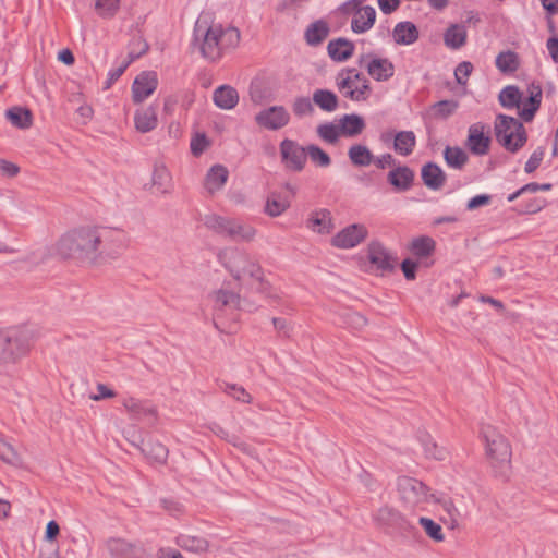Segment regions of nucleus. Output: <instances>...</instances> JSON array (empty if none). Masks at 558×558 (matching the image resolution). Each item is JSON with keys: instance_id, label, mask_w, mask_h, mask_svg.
I'll use <instances>...</instances> for the list:
<instances>
[{"instance_id": "nucleus-4", "label": "nucleus", "mask_w": 558, "mask_h": 558, "mask_svg": "<svg viewBox=\"0 0 558 558\" xmlns=\"http://www.w3.org/2000/svg\"><path fill=\"white\" fill-rule=\"evenodd\" d=\"M482 436L496 474L502 477L508 476L512 456L508 440L492 426L483 427Z\"/></svg>"}, {"instance_id": "nucleus-36", "label": "nucleus", "mask_w": 558, "mask_h": 558, "mask_svg": "<svg viewBox=\"0 0 558 558\" xmlns=\"http://www.w3.org/2000/svg\"><path fill=\"white\" fill-rule=\"evenodd\" d=\"M136 130L147 133L157 126V113L153 107L138 110L134 117Z\"/></svg>"}, {"instance_id": "nucleus-58", "label": "nucleus", "mask_w": 558, "mask_h": 558, "mask_svg": "<svg viewBox=\"0 0 558 558\" xmlns=\"http://www.w3.org/2000/svg\"><path fill=\"white\" fill-rule=\"evenodd\" d=\"M473 65L469 61H463L458 64V66L454 70V77L458 84L460 85H466L468 77L472 73Z\"/></svg>"}, {"instance_id": "nucleus-59", "label": "nucleus", "mask_w": 558, "mask_h": 558, "mask_svg": "<svg viewBox=\"0 0 558 558\" xmlns=\"http://www.w3.org/2000/svg\"><path fill=\"white\" fill-rule=\"evenodd\" d=\"M365 0H348L338 7V12L342 15H355L356 12L363 9Z\"/></svg>"}, {"instance_id": "nucleus-55", "label": "nucleus", "mask_w": 558, "mask_h": 558, "mask_svg": "<svg viewBox=\"0 0 558 558\" xmlns=\"http://www.w3.org/2000/svg\"><path fill=\"white\" fill-rule=\"evenodd\" d=\"M313 105V99H310L308 97H298L292 104L293 113L299 118L311 116L314 112Z\"/></svg>"}, {"instance_id": "nucleus-15", "label": "nucleus", "mask_w": 558, "mask_h": 558, "mask_svg": "<svg viewBox=\"0 0 558 558\" xmlns=\"http://www.w3.org/2000/svg\"><path fill=\"white\" fill-rule=\"evenodd\" d=\"M366 63L367 73L377 82H386L395 74V66L387 58L372 57L363 54L359 59V64Z\"/></svg>"}, {"instance_id": "nucleus-3", "label": "nucleus", "mask_w": 558, "mask_h": 558, "mask_svg": "<svg viewBox=\"0 0 558 558\" xmlns=\"http://www.w3.org/2000/svg\"><path fill=\"white\" fill-rule=\"evenodd\" d=\"M218 259L235 280L250 277L259 282L262 291H265L263 270L245 252L238 248H225L218 254Z\"/></svg>"}, {"instance_id": "nucleus-23", "label": "nucleus", "mask_w": 558, "mask_h": 558, "mask_svg": "<svg viewBox=\"0 0 558 558\" xmlns=\"http://www.w3.org/2000/svg\"><path fill=\"white\" fill-rule=\"evenodd\" d=\"M329 34V23L324 19H319L307 25L304 31V40L310 47H317L327 39Z\"/></svg>"}, {"instance_id": "nucleus-35", "label": "nucleus", "mask_w": 558, "mask_h": 558, "mask_svg": "<svg viewBox=\"0 0 558 558\" xmlns=\"http://www.w3.org/2000/svg\"><path fill=\"white\" fill-rule=\"evenodd\" d=\"M444 159L449 168L462 170L469 160V156L459 146H446L444 149Z\"/></svg>"}, {"instance_id": "nucleus-24", "label": "nucleus", "mask_w": 558, "mask_h": 558, "mask_svg": "<svg viewBox=\"0 0 558 558\" xmlns=\"http://www.w3.org/2000/svg\"><path fill=\"white\" fill-rule=\"evenodd\" d=\"M421 178L423 183L433 191L442 187L446 182L444 170L435 162H426L421 169Z\"/></svg>"}, {"instance_id": "nucleus-32", "label": "nucleus", "mask_w": 558, "mask_h": 558, "mask_svg": "<svg viewBox=\"0 0 558 558\" xmlns=\"http://www.w3.org/2000/svg\"><path fill=\"white\" fill-rule=\"evenodd\" d=\"M416 146V136L413 131H400L395 134L393 149L400 156H409Z\"/></svg>"}, {"instance_id": "nucleus-51", "label": "nucleus", "mask_w": 558, "mask_h": 558, "mask_svg": "<svg viewBox=\"0 0 558 558\" xmlns=\"http://www.w3.org/2000/svg\"><path fill=\"white\" fill-rule=\"evenodd\" d=\"M330 215L328 211L324 210L320 213H316L310 219V227L319 233H329L330 231Z\"/></svg>"}, {"instance_id": "nucleus-14", "label": "nucleus", "mask_w": 558, "mask_h": 558, "mask_svg": "<svg viewBox=\"0 0 558 558\" xmlns=\"http://www.w3.org/2000/svg\"><path fill=\"white\" fill-rule=\"evenodd\" d=\"M255 121L266 130L276 131L284 128L290 122V114L283 106H271L259 111Z\"/></svg>"}, {"instance_id": "nucleus-38", "label": "nucleus", "mask_w": 558, "mask_h": 558, "mask_svg": "<svg viewBox=\"0 0 558 558\" xmlns=\"http://www.w3.org/2000/svg\"><path fill=\"white\" fill-rule=\"evenodd\" d=\"M348 157L352 165L356 167H368L374 160L373 153L367 146L362 144H354L350 146Z\"/></svg>"}, {"instance_id": "nucleus-53", "label": "nucleus", "mask_w": 558, "mask_h": 558, "mask_svg": "<svg viewBox=\"0 0 558 558\" xmlns=\"http://www.w3.org/2000/svg\"><path fill=\"white\" fill-rule=\"evenodd\" d=\"M170 173L163 166H155L153 172V184L162 193L167 192L170 185Z\"/></svg>"}, {"instance_id": "nucleus-25", "label": "nucleus", "mask_w": 558, "mask_h": 558, "mask_svg": "<svg viewBox=\"0 0 558 558\" xmlns=\"http://www.w3.org/2000/svg\"><path fill=\"white\" fill-rule=\"evenodd\" d=\"M392 37L397 45L410 46L418 39L420 32L413 22L403 21L395 25Z\"/></svg>"}, {"instance_id": "nucleus-16", "label": "nucleus", "mask_w": 558, "mask_h": 558, "mask_svg": "<svg viewBox=\"0 0 558 558\" xmlns=\"http://www.w3.org/2000/svg\"><path fill=\"white\" fill-rule=\"evenodd\" d=\"M213 307L216 312L225 310H243L251 312L253 307L242 301L240 295L233 291L221 288L210 294Z\"/></svg>"}, {"instance_id": "nucleus-54", "label": "nucleus", "mask_w": 558, "mask_h": 558, "mask_svg": "<svg viewBox=\"0 0 558 558\" xmlns=\"http://www.w3.org/2000/svg\"><path fill=\"white\" fill-rule=\"evenodd\" d=\"M420 524L423 526L425 533L435 542L444 541L445 536L442 534V527L440 524L435 522L434 520L425 517H421L418 520Z\"/></svg>"}, {"instance_id": "nucleus-20", "label": "nucleus", "mask_w": 558, "mask_h": 558, "mask_svg": "<svg viewBox=\"0 0 558 558\" xmlns=\"http://www.w3.org/2000/svg\"><path fill=\"white\" fill-rule=\"evenodd\" d=\"M526 93L527 98L520 109L519 116L524 122H531L541 108L543 98L542 86L536 83H531L526 88Z\"/></svg>"}, {"instance_id": "nucleus-52", "label": "nucleus", "mask_w": 558, "mask_h": 558, "mask_svg": "<svg viewBox=\"0 0 558 558\" xmlns=\"http://www.w3.org/2000/svg\"><path fill=\"white\" fill-rule=\"evenodd\" d=\"M289 204L286 201L280 199V197L276 194H271L265 205V213L270 217L280 216L286 211Z\"/></svg>"}, {"instance_id": "nucleus-17", "label": "nucleus", "mask_w": 558, "mask_h": 558, "mask_svg": "<svg viewBox=\"0 0 558 558\" xmlns=\"http://www.w3.org/2000/svg\"><path fill=\"white\" fill-rule=\"evenodd\" d=\"M158 86L157 73L144 71L136 76L132 85L133 101L140 104L148 98Z\"/></svg>"}, {"instance_id": "nucleus-22", "label": "nucleus", "mask_w": 558, "mask_h": 558, "mask_svg": "<svg viewBox=\"0 0 558 558\" xmlns=\"http://www.w3.org/2000/svg\"><path fill=\"white\" fill-rule=\"evenodd\" d=\"M138 439L140 442L132 441V444L137 447L147 459L160 464L167 461L168 449L165 445L151 439L144 440L140 436Z\"/></svg>"}, {"instance_id": "nucleus-45", "label": "nucleus", "mask_w": 558, "mask_h": 558, "mask_svg": "<svg viewBox=\"0 0 558 558\" xmlns=\"http://www.w3.org/2000/svg\"><path fill=\"white\" fill-rule=\"evenodd\" d=\"M316 133L324 142L335 144L338 142L341 131L339 124L332 122H325L317 126Z\"/></svg>"}, {"instance_id": "nucleus-5", "label": "nucleus", "mask_w": 558, "mask_h": 558, "mask_svg": "<svg viewBox=\"0 0 558 558\" xmlns=\"http://www.w3.org/2000/svg\"><path fill=\"white\" fill-rule=\"evenodd\" d=\"M494 130L497 142L510 153H517L527 141L522 122L510 116L497 114Z\"/></svg>"}, {"instance_id": "nucleus-64", "label": "nucleus", "mask_w": 558, "mask_h": 558, "mask_svg": "<svg viewBox=\"0 0 558 558\" xmlns=\"http://www.w3.org/2000/svg\"><path fill=\"white\" fill-rule=\"evenodd\" d=\"M0 172L3 177L14 178L20 172V168L9 160L0 159Z\"/></svg>"}, {"instance_id": "nucleus-57", "label": "nucleus", "mask_w": 558, "mask_h": 558, "mask_svg": "<svg viewBox=\"0 0 558 558\" xmlns=\"http://www.w3.org/2000/svg\"><path fill=\"white\" fill-rule=\"evenodd\" d=\"M225 393L241 402L252 401L251 393L243 386H225Z\"/></svg>"}, {"instance_id": "nucleus-30", "label": "nucleus", "mask_w": 558, "mask_h": 558, "mask_svg": "<svg viewBox=\"0 0 558 558\" xmlns=\"http://www.w3.org/2000/svg\"><path fill=\"white\" fill-rule=\"evenodd\" d=\"M314 105L325 112H333L339 107L338 96L330 89L317 88L312 96Z\"/></svg>"}, {"instance_id": "nucleus-34", "label": "nucleus", "mask_w": 558, "mask_h": 558, "mask_svg": "<svg viewBox=\"0 0 558 558\" xmlns=\"http://www.w3.org/2000/svg\"><path fill=\"white\" fill-rule=\"evenodd\" d=\"M175 544L182 549L191 553H204L209 546L206 538L190 534H179L175 537Z\"/></svg>"}, {"instance_id": "nucleus-8", "label": "nucleus", "mask_w": 558, "mask_h": 558, "mask_svg": "<svg viewBox=\"0 0 558 558\" xmlns=\"http://www.w3.org/2000/svg\"><path fill=\"white\" fill-rule=\"evenodd\" d=\"M397 488L400 499L411 509L425 504L428 499L427 486L414 477L400 476L397 482Z\"/></svg>"}, {"instance_id": "nucleus-27", "label": "nucleus", "mask_w": 558, "mask_h": 558, "mask_svg": "<svg viewBox=\"0 0 558 558\" xmlns=\"http://www.w3.org/2000/svg\"><path fill=\"white\" fill-rule=\"evenodd\" d=\"M213 100L218 108L231 110L239 102V94L234 87L221 85L214 90Z\"/></svg>"}, {"instance_id": "nucleus-19", "label": "nucleus", "mask_w": 558, "mask_h": 558, "mask_svg": "<svg viewBox=\"0 0 558 558\" xmlns=\"http://www.w3.org/2000/svg\"><path fill=\"white\" fill-rule=\"evenodd\" d=\"M414 179V171L405 165L395 166L387 174V182L392 186L393 191L398 193L411 190Z\"/></svg>"}, {"instance_id": "nucleus-31", "label": "nucleus", "mask_w": 558, "mask_h": 558, "mask_svg": "<svg viewBox=\"0 0 558 558\" xmlns=\"http://www.w3.org/2000/svg\"><path fill=\"white\" fill-rule=\"evenodd\" d=\"M228 170L221 165L213 166L206 174L205 187L209 193L220 190L228 180Z\"/></svg>"}, {"instance_id": "nucleus-60", "label": "nucleus", "mask_w": 558, "mask_h": 558, "mask_svg": "<svg viewBox=\"0 0 558 558\" xmlns=\"http://www.w3.org/2000/svg\"><path fill=\"white\" fill-rule=\"evenodd\" d=\"M545 150L543 147H537L532 155L530 156L529 160L525 162L524 171L526 173L534 172L541 165L543 158H544Z\"/></svg>"}, {"instance_id": "nucleus-12", "label": "nucleus", "mask_w": 558, "mask_h": 558, "mask_svg": "<svg viewBox=\"0 0 558 558\" xmlns=\"http://www.w3.org/2000/svg\"><path fill=\"white\" fill-rule=\"evenodd\" d=\"M102 547L110 558H141L144 551L140 542L119 536L108 537Z\"/></svg>"}, {"instance_id": "nucleus-13", "label": "nucleus", "mask_w": 558, "mask_h": 558, "mask_svg": "<svg viewBox=\"0 0 558 558\" xmlns=\"http://www.w3.org/2000/svg\"><path fill=\"white\" fill-rule=\"evenodd\" d=\"M368 235L367 228L362 223L350 225L340 230L331 240L335 247L353 248L362 243Z\"/></svg>"}, {"instance_id": "nucleus-29", "label": "nucleus", "mask_w": 558, "mask_h": 558, "mask_svg": "<svg viewBox=\"0 0 558 558\" xmlns=\"http://www.w3.org/2000/svg\"><path fill=\"white\" fill-rule=\"evenodd\" d=\"M365 120L356 113L344 114L339 119L341 134L348 137L360 135L365 129Z\"/></svg>"}, {"instance_id": "nucleus-1", "label": "nucleus", "mask_w": 558, "mask_h": 558, "mask_svg": "<svg viewBox=\"0 0 558 558\" xmlns=\"http://www.w3.org/2000/svg\"><path fill=\"white\" fill-rule=\"evenodd\" d=\"M240 43L238 28L223 27L220 24L207 25L206 22L196 21L193 32V44L201 54L208 61L220 60L223 54L234 49Z\"/></svg>"}, {"instance_id": "nucleus-21", "label": "nucleus", "mask_w": 558, "mask_h": 558, "mask_svg": "<svg viewBox=\"0 0 558 558\" xmlns=\"http://www.w3.org/2000/svg\"><path fill=\"white\" fill-rule=\"evenodd\" d=\"M354 43L344 37L332 39L327 45V53L335 62L349 60L354 54Z\"/></svg>"}, {"instance_id": "nucleus-46", "label": "nucleus", "mask_w": 558, "mask_h": 558, "mask_svg": "<svg viewBox=\"0 0 558 558\" xmlns=\"http://www.w3.org/2000/svg\"><path fill=\"white\" fill-rule=\"evenodd\" d=\"M459 108V102L457 100H440L438 102H435L430 110L433 112V116L436 119H447L450 116H452L456 110Z\"/></svg>"}, {"instance_id": "nucleus-61", "label": "nucleus", "mask_w": 558, "mask_h": 558, "mask_svg": "<svg viewBox=\"0 0 558 558\" xmlns=\"http://www.w3.org/2000/svg\"><path fill=\"white\" fill-rule=\"evenodd\" d=\"M208 140L205 134H197L191 141L190 147L194 156H199L208 146Z\"/></svg>"}, {"instance_id": "nucleus-50", "label": "nucleus", "mask_w": 558, "mask_h": 558, "mask_svg": "<svg viewBox=\"0 0 558 558\" xmlns=\"http://www.w3.org/2000/svg\"><path fill=\"white\" fill-rule=\"evenodd\" d=\"M120 8V0H96L95 10L102 19H111Z\"/></svg>"}, {"instance_id": "nucleus-56", "label": "nucleus", "mask_w": 558, "mask_h": 558, "mask_svg": "<svg viewBox=\"0 0 558 558\" xmlns=\"http://www.w3.org/2000/svg\"><path fill=\"white\" fill-rule=\"evenodd\" d=\"M228 222H229V219L218 216V215H215V214L206 215L204 217V225L208 229H210L219 234L226 233Z\"/></svg>"}, {"instance_id": "nucleus-43", "label": "nucleus", "mask_w": 558, "mask_h": 558, "mask_svg": "<svg viewBox=\"0 0 558 558\" xmlns=\"http://www.w3.org/2000/svg\"><path fill=\"white\" fill-rule=\"evenodd\" d=\"M409 248L416 257H427L435 250V241L429 236L422 235L413 239Z\"/></svg>"}, {"instance_id": "nucleus-33", "label": "nucleus", "mask_w": 558, "mask_h": 558, "mask_svg": "<svg viewBox=\"0 0 558 558\" xmlns=\"http://www.w3.org/2000/svg\"><path fill=\"white\" fill-rule=\"evenodd\" d=\"M466 28L461 24L450 25L444 34L445 45L453 50L460 49L466 41Z\"/></svg>"}, {"instance_id": "nucleus-62", "label": "nucleus", "mask_w": 558, "mask_h": 558, "mask_svg": "<svg viewBox=\"0 0 558 558\" xmlns=\"http://www.w3.org/2000/svg\"><path fill=\"white\" fill-rule=\"evenodd\" d=\"M161 507L172 517H179L183 513V506L174 500L169 498H163L160 500Z\"/></svg>"}, {"instance_id": "nucleus-11", "label": "nucleus", "mask_w": 558, "mask_h": 558, "mask_svg": "<svg viewBox=\"0 0 558 558\" xmlns=\"http://www.w3.org/2000/svg\"><path fill=\"white\" fill-rule=\"evenodd\" d=\"M367 259L375 271L381 276L395 270L397 258L380 242L372 241L367 246Z\"/></svg>"}, {"instance_id": "nucleus-18", "label": "nucleus", "mask_w": 558, "mask_h": 558, "mask_svg": "<svg viewBox=\"0 0 558 558\" xmlns=\"http://www.w3.org/2000/svg\"><path fill=\"white\" fill-rule=\"evenodd\" d=\"M490 137L485 134V125L474 123L468 130V138L465 142L470 151L476 156H484L489 150Z\"/></svg>"}, {"instance_id": "nucleus-40", "label": "nucleus", "mask_w": 558, "mask_h": 558, "mask_svg": "<svg viewBox=\"0 0 558 558\" xmlns=\"http://www.w3.org/2000/svg\"><path fill=\"white\" fill-rule=\"evenodd\" d=\"M225 235L233 240L250 241L255 235V229L238 220L229 219Z\"/></svg>"}, {"instance_id": "nucleus-6", "label": "nucleus", "mask_w": 558, "mask_h": 558, "mask_svg": "<svg viewBox=\"0 0 558 558\" xmlns=\"http://www.w3.org/2000/svg\"><path fill=\"white\" fill-rule=\"evenodd\" d=\"M33 336L26 328L13 327L0 332V362L14 363L31 349Z\"/></svg>"}, {"instance_id": "nucleus-41", "label": "nucleus", "mask_w": 558, "mask_h": 558, "mask_svg": "<svg viewBox=\"0 0 558 558\" xmlns=\"http://www.w3.org/2000/svg\"><path fill=\"white\" fill-rule=\"evenodd\" d=\"M523 94L515 85H507L504 87L499 95L498 100L504 108L512 109L520 108V104L522 102Z\"/></svg>"}, {"instance_id": "nucleus-37", "label": "nucleus", "mask_w": 558, "mask_h": 558, "mask_svg": "<svg viewBox=\"0 0 558 558\" xmlns=\"http://www.w3.org/2000/svg\"><path fill=\"white\" fill-rule=\"evenodd\" d=\"M418 440L424 448V452L427 458L435 459L437 461H444L448 458L449 452L445 447L438 446L427 433H422L418 436Z\"/></svg>"}, {"instance_id": "nucleus-2", "label": "nucleus", "mask_w": 558, "mask_h": 558, "mask_svg": "<svg viewBox=\"0 0 558 558\" xmlns=\"http://www.w3.org/2000/svg\"><path fill=\"white\" fill-rule=\"evenodd\" d=\"M96 227H82L65 233L57 244L62 258L94 262L98 256Z\"/></svg>"}, {"instance_id": "nucleus-49", "label": "nucleus", "mask_w": 558, "mask_h": 558, "mask_svg": "<svg viewBox=\"0 0 558 558\" xmlns=\"http://www.w3.org/2000/svg\"><path fill=\"white\" fill-rule=\"evenodd\" d=\"M399 512L393 508L384 506L374 514V520L383 527L391 529Z\"/></svg>"}, {"instance_id": "nucleus-9", "label": "nucleus", "mask_w": 558, "mask_h": 558, "mask_svg": "<svg viewBox=\"0 0 558 558\" xmlns=\"http://www.w3.org/2000/svg\"><path fill=\"white\" fill-rule=\"evenodd\" d=\"M281 162L292 172H301L306 165V147L296 141L284 138L279 145Z\"/></svg>"}, {"instance_id": "nucleus-44", "label": "nucleus", "mask_w": 558, "mask_h": 558, "mask_svg": "<svg viewBox=\"0 0 558 558\" xmlns=\"http://www.w3.org/2000/svg\"><path fill=\"white\" fill-rule=\"evenodd\" d=\"M7 118L12 125L26 129L31 125V112L22 107H13L7 111Z\"/></svg>"}, {"instance_id": "nucleus-7", "label": "nucleus", "mask_w": 558, "mask_h": 558, "mask_svg": "<svg viewBox=\"0 0 558 558\" xmlns=\"http://www.w3.org/2000/svg\"><path fill=\"white\" fill-rule=\"evenodd\" d=\"M340 94L352 101H365L372 92L369 81L355 68L341 69L335 78Z\"/></svg>"}, {"instance_id": "nucleus-10", "label": "nucleus", "mask_w": 558, "mask_h": 558, "mask_svg": "<svg viewBox=\"0 0 558 558\" xmlns=\"http://www.w3.org/2000/svg\"><path fill=\"white\" fill-rule=\"evenodd\" d=\"M98 255L113 256L124 247L125 234L120 229L96 227Z\"/></svg>"}, {"instance_id": "nucleus-42", "label": "nucleus", "mask_w": 558, "mask_h": 558, "mask_svg": "<svg viewBox=\"0 0 558 558\" xmlns=\"http://www.w3.org/2000/svg\"><path fill=\"white\" fill-rule=\"evenodd\" d=\"M495 63L501 73H513L520 65L518 54L511 50L500 52L496 57Z\"/></svg>"}, {"instance_id": "nucleus-28", "label": "nucleus", "mask_w": 558, "mask_h": 558, "mask_svg": "<svg viewBox=\"0 0 558 558\" xmlns=\"http://www.w3.org/2000/svg\"><path fill=\"white\" fill-rule=\"evenodd\" d=\"M133 44H137L140 46V51L135 52L131 50L129 52V60L123 62L121 65L109 70L108 78L106 81V88H109L126 70V68L137 58H140L143 53H145L148 49V45L143 41L141 38H136L133 40Z\"/></svg>"}, {"instance_id": "nucleus-48", "label": "nucleus", "mask_w": 558, "mask_h": 558, "mask_svg": "<svg viewBox=\"0 0 558 558\" xmlns=\"http://www.w3.org/2000/svg\"><path fill=\"white\" fill-rule=\"evenodd\" d=\"M307 157H310L311 161L318 167L326 168L331 165V158L329 155L315 144L306 146V158Z\"/></svg>"}, {"instance_id": "nucleus-63", "label": "nucleus", "mask_w": 558, "mask_h": 558, "mask_svg": "<svg viewBox=\"0 0 558 558\" xmlns=\"http://www.w3.org/2000/svg\"><path fill=\"white\" fill-rule=\"evenodd\" d=\"M492 202V196L488 194H478L469 199L466 203L468 210H475L482 206H487Z\"/></svg>"}, {"instance_id": "nucleus-39", "label": "nucleus", "mask_w": 558, "mask_h": 558, "mask_svg": "<svg viewBox=\"0 0 558 558\" xmlns=\"http://www.w3.org/2000/svg\"><path fill=\"white\" fill-rule=\"evenodd\" d=\"M124 408L132 414L134 418L155 417V409L147 402L126 398L123 401Z\"/></svg>"}, {"instance_id": "nucleus-26", "label": "nucleus", "mask_w": 558, "mask_h": 558, "mask_svg": "<svg viewBox=\"0 0 558 558\" xmlns=\"http://www.w3.org/2000/svg\"><path fill=\"white\" fill-rule=\"evenodd\" d=\"M376 11L372 5H365L359 10L351 20V31L354 34H364L375 24Z\"/></svg>"}, {"instance_id": "nucleus-47", "label": "nucleus", "mask_w": 558, "mask_h": 558, "mask_svg": "<svg viewBox=\"0 0 558 558\" xmlns=\"http://www.w3.org/2000/svg\"><path fill=\"white\" fill-rule=\"evenodd\" d=\"M0 459L14 466L22 465V458L19 452L3 438H0Z\"/></svg>"}]
</instances>
